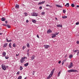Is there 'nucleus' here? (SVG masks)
I'll list each match as a JSON object with an SVG mask.
<instances>
[{"label":"nucleus","instance_id":"nucleus-1","mask_svg":"<svg viewBox=\"0 0 79 79\" xmlns=\"http://www.w3.org/2000/svg\"><path fill=\"white\" fill-rule=\"evenodd\" d=\"M25 59H27V57H24L22 58L20 60V62L21 63H23L24 61V60H25Z\"/></svg>","mask_w":79,"mask_h":79},{"label":"nucleus","instance_id":"nucleus-2","mask_svg":"<svg viewBox=\"0 0 79 79\" xmlns=\"http://www.w3.org/2000/svg\"><path fill=\"white\" fill-rule=\"evenodd\" d=\"M68 73H71V72H78V71L76 70L71 69V70H68Z\"/></svg>","mask_w":79,"mask_h":79},{"label":"nucleus","instance_id":"nucleus-3","mask_svg":"<svg viewBox=\"0 0 79 79\" xmlns=\"http://www.w3.org/2000/svg\"><path fill=\"white\" fill-rule=\"evenodd\" d=\"M1 66L3 70H4V71H5V70H6V66L5 65L2 64V65Z\"/></svg>","mask_w":79,"mask_h":79},{"label":"nucleus","instance_id":"nucleus-4","mask_svg":"<svg viewBox=\"0 0 79 79\" xmlns=\"http://www.w3.org/2000/svg\"><path fill=\"white\" fill-rule=\"evenodd\" d=\"M38 15V13L33 12V14L31 15V16H37Z\"/></svg>","mask_w":79,"mask_h":79},{"label":"nucleus","instance_id":"nucleus-5","mask_svg":"<svg viewBox=\"0 0 79 79\" xmlns=\"http://www.w3.org/2000/svg\"><path fill=\"white\" fill-rule=\"evenodd\" d=\"M55 69H54L51 72L50 74L49 75L50 77H51L53 75V73H54V71H55Z\"/></svg>","mask_w":79,"mask_h":79},{"label":"nucleus","instance_id":"nucleus-6","mask_svg":"<svg viewBox=\"0 0 79 79\" xmlns=\"http://www.w3.org/2000/svg\"><path fill=\"white\" fill-rule=\"evenodd\" d=\"M73 66V62H71L70 63V64L68 66V68H69V69H70L71 68H72Z\"/></svg>","mask_w":79,"mask_h":79},{"label":"nucleus","instance_id":"nucleus-7","mask_svg":"<svg viewBox=\"0 0 79 79\" xmlns=\"http://www.w3.org/2000/svg\"><path fill=\"white\" fill-rule=\"evenodd\" d=\"M44 48H45L47 49V48L50 47V45H44Z\"/></svg>","mask_w":79,"mask_h":79},{"label":"nucleus","instance_id":"nucleus-8","mask_svg":"<svg viewBox=\"0 0 79 79\" xmlns=\"http://www.w3.org/2000/svg\"><path fill=\"white\" fill-rule=\"evenodd\" d=\"M52 32V31L50 29H49L48 30L47 32L48 34H50V33H51V32Z\"/></svg>","mask_w":79,"mask_h":79},{"label":"nucleus","instance_id":"nucleus-9","mask_svg":"<svg viewBox=\"0 0 79 79\" xmlns=\"http://www.w3.org/2000/svg\"><path fill=\"white\" fill-rule=\"evenodd\" d=\"M1 20L2 21H5L6 20V19L4 18H1Z\"/></svg>","mask_w":79,"mask_h":79},{"label":"nucleus","instance_id":"nucleus-10","mask_svg":"<svg viewBox=\"0 0 79 79\" xmlns=\"http://www.w3.org/2000/svg\"><path fill=\"white\" fill-rule=\"evenodd\" d=\"M45 3V2H40L38 3V5H42V4H43V3Z\"/></svg>","mask_w":79,"mask_h":79},{"label":"nucleus","instance_id":"nucleus-11","mask_svg":"<svg viewBox=\"0 0 79 79\" xmlns=\"http://www.w3.org/2000/svg\"><path fill=\"white\" fill-rule=\"evenodd\" d=\"M56 6L58 7V8H62V6L61 5H56Z\"/></svg>","mask_w":79,"mask_h":79},{"label":"nucleus","instance_id":"nucleus-12","mask_svg":"<svg viewBox=\"0 0 79 79\" xmlns=\"http://www.w3.org/2000/svg\"><path fill=\"white\" fill-rule=\"evenodd\" d=\"M52 38H54V37H56L55 34H52Z\"/></svg>","mask_w":79,"mask_h":79},{"label":"nucleus","instance_id":"nucleus-13","mask_svg":"<svg viewBox=\"0 0 79 79\" xmlns=\"http://www.w3.org/2000/svg\"><path fill=\"white\" fill-rule=\"evenodd\" d=\"M32 22L33 23H35L36 22H37V21L36 20L33 19L32 20Z\"/></svg>","mask_w":79,"mask_h":79},{"label":"nucleus","instance_id":"nucleus-14","mask_svg":"<svg viewBox=\"0 0 79 79\" xmlns=\"http://www.w3.org/2000/svg\"><path fill=\"white\" fill-rule=\"evenodd\" d=\"M35 56H34V55L32 56L31 57V60H34V59Z\"/></svg>","mask_w":79,"mask_h":79},{"label":"nucleus","instance_id":"nucleus-15","mask_svg":"<svg viewBox=\"0 0 79 79\" xmlns=\"http://www.w3.org/2000/svg\"><path fill=\"white\" fill-rule=\"evenodd\" d=\"M28 65H29V63H27L24 64V66H25L26 67V66H28Z\"/></svg>","mask_w":79,"mask_h":79},{"label":"nucleus","instance_id":"nucleus-16","mask_svg":"<svg viewBox=\"0 0 79 79\" xmlns=\"http://www.w3.org/2000/svg\"><path fill=\"white\" fill-rule=\"evenodd\" d=\"M15 7V8H19V5L16 4Z\"/></svg>","mask_w":79,"mask_h":79},{"label":"nucleus","instance_id":"nucleus-17","mask_svg":"<svg viewBox=\"0 0 79 79\" xmlns=\"http://www.w3.org/2000/svg\"><path fill=\"white\" fill-rule=\"evenodd\" d=\"M27 47H28V48H29V47H30V46L29 45V44L28 43H27Z\"/></svg>","mask_w":79,"mask_h":79},{"label":"nucleus","instance_id":"nucleus-18","mask_svg":"<svg viewBox=\"0 0 79 79\" xmlns=\"http://www.w3.org/2000/svg\"><path fill=\"white\" fill-rule=\"evenodd\" d=\"M2 55L4 56H5L6 55V52H4L2 53Z\"/></svg>","mask_w":79,"mask_h":79},{"label":"nucleus","instance_id":"nucleus-19","mask_svg":"<svg viewBox=\"0 0 79 79\" xmlns=\"http://www.w3.org/2000/svg\"><path fill=\"white\" fill-rule=\"evenodd\" d=\"M7 45H8L7 44H4L3 45V47H4V48H5V47H6Z\"/></svg>","mask_w":79,"mask_h":79},{"label":"nucleus","instance_id":"nucleus-20","mask_svg":"<svg viewBox=\"0 0 79 79\" xmlns=\"http://www.w3.org/2000/svg\"><path fill=\"white\" fill-rule=\"evenodd\" d=\"M62 18H63V19H64L65 18H67V16H63L62 17Z\"/></svg>","mask_w":79,"mask_h":79},{"label":"nucleus","instance_id":"nucleus-21","mask_svg":"<svg viewBox=\"0 0 79 79\" xmlns=\"http://www.w3.org/2000/svg\"><path fill=\"white\" fill-rule=\"evenodd\" d=\"M6 40L7 42H11V40H8V38H7Z\"/></svg>","mask_w":79,"mask_h":79},{"label":"nucleus","instance_id":"nucleus-22","mask_svg":"<svg viewBox=\"0 0 79 79\" xmlns=\"http://www.w3.org/2000/svg\"><path fill=\"white\" fill-rule=\"evenodd\" d=\"M57 27H62V26L60 24L57 25Z\"/></svg>","mask_w":79,"mask_h":79},{"label":"nucleus","instance_id":"nucleus-23","mask_svg":"<svg viewBox=\"0 0 79 79\" xmlns=\"http://www.w3.org/2000/svg\"><path fill=\"white\" fill-rule=\"evenodd\" d=\"M23 69V68L22 67V66H21L20 67V71H21Z\"/></svg>","mask_w":79,"mask_h":79},{"label":"nucleus","instance_id":"nucleus-24","mask_svg":"<svg viewBox=\"0 0 79 79\" xmlns=\"http://www.w3.org/2000/svg\"><path fill=\"white\" fill-rule=\"evenodd\" d=\"M5 58L6 59H8V58H9V57L8 56H5Z\"/></svg>","mask_w":79,"mask_h":79},{"label":"nucleus","instance_id":"nucleus-25","mask_svg":"<svg viewBox=\"0 0 79 79\" xmlns=\"http://www.w3.org/2000/svg\"><path fill=\"white\" fill-rule=\"evenodd\" d=\"M24 14L25 15V16H27L28 15V14H27V13H24Z\"/></svg>","mask_w":79,"mask_h":79},{"label":"nucleus","instance_id":"nucleus-26","mask_svg":"<svg viewBox=\"0 0 79 79\" xmlns=\"http://www.w3.org/2000/svg\"><path fill=\"white\" fill-rule=\"evenodd\" d=\"M73 57V55H70L69 56V58H71Z\"/></svg>","mask_w":79,"mask_h":79},{"label":"nucleus","instance_id":"nucleus-27","mask_svg":"<svg viewBox=\"0 0 79 79\" xmlns=\"http://www.w3.org/2000/svg\"><path fill=\"white\" fill-rule=\"evenodd\" d=\"M11 43H10L9 44V47H10V48H11Z\"/></svg>","mask_w":79,"mask_h":79},{"label":"nucleus","instance_id":"nucleus-28","mask_svg":"<svg viewBox=\"0 0 79 79\" xmlns=\"http://www.w3.org/2000/svg\"><path fill=\"white\" fill-rule=\"evenodd\" d=\"M22 78V76H20L18 77V79H21Z\"/></svg>","mask_w":79,"mask_h":79},{"label":"nucleus","instance_id":"nucleus-29","mask_svg":"<svg viewBox=\"0 0 79 79\" xmlns=\"http://www.w3.org/2000/svg\"><path fill=\"white\" fill-rule=\"evenodd\" d=\"M6 26L8 28H10V25H6Z\"/></svg>","mask_w":79,"mask_h":79},{"label":"nucleus","instance_id":"nucleus-30","mask_svg":"<svg viewBox=\"0 0 79 79\" xmlns=\"http://www.w3.org/2000/svg\"><path fill=\"white\" fill-rule=\"evenodd\" d=\"M61 74V72H59L58 73V77H59L60 76V74Z\"/></svg>","mask_w":79,"mask_h":79},{"label":"nucleus","instance_id":"nucleus-31","mask_svg":"<svg viewBox=\"0 0 79 79\" xmlns=\"http://www.w3.org/2000/svg\"><path fill=\"white\" fill-rule=\"evenodd\" d=\"M63 13H65L66 12V11L64 10L63 9Z\"/></svg>","mask_w":79,"mask_h":79},{"label":"nucleus","instance_id":"nucleus-32","mask_svg":"<svg viewBox=\"0 0 79 79\" xmlns=\"http://www.w3.org/2000/svg\"><path fill=\"white\" fill-rule=\"evenodd\" d=\"M71 6L72 7H74V4H72Z\"/></svg>","mask_w":79,"mask_h":79},{"label":"nucleus","instance_id":"nucleus-33","mask_svg":"<svg viewBox=\"0 0 79 79\" xmlns=\"http://www.w3.org/2000/svg\"><path fill=\"white\" fill-rule=\"evenodd\" d=\"M66 60H67V59H65L63 61V62H64L66 61Z\"/></svg>","mask_w":79,"mask_h":79},{"label":"nucleus","instance_id":"nucleus-34","mask_svg":"<svg viewBox=\"0 0 79 79\" xmlns=\"http://www.w3.org/2000/svg\"><path fill=\"white\" fill-rule=\"evenodd\" d=\"M66 5H67V7H69V3H67Z\"/></svg>","mask_w":79,"mask_h":79},{"label":"nucleus","instance_id":"nucleus-35","mask_svg":"<svg viewBox=\"0 0 79 79\" xmlns=\"http://www.w3.org/2000/svg\"><path fill=\"white\" fill-rule=\"evenodd\" d=\"M45 14V12H43L41 13V14L42 15H44Z\"/></svg>","mask_w":79,"mask_h":79},{"label":"nucleus","instance_id":"nucleus-36","mask_svg":"<svg viewBox=\"0 0 79 79\" xmlns=\"http://www.w3.org/2000/svg\"><path fill=\"white\" fill-rule=\"evenodd\" d=\"M79 22H77V23H76L75 24L76 25H78V24H79Z\"/></svg>","mask_w":79,"mask_h":79},{"label":"nucleus","instance_id":"nucleus-37","mask_svg":"<svg viewBox=\"0 0 79 79\" xmlns=\"http://www.w3.org/2000/svg\"><path fill=\"white\" fill-rule=\"evenodd\" d=\"M58 34H59V32H56L54 34H55V35H58Z\"/></svg>","mask_w":79,"mask_h":79},{"label":"nucleus","instance_id":"nucleus-38","mask_svg":"<svg viewBox=\"0 0 79 79\" xmlns=\"http://www.w3.org/2000/svg\"><path fill=\"white\" fill-rule=\"evenodd\" d=\"M13 46L14 47H16V44H13Z\"/></svg>","mask_w":79,"mask_h":79},{"label":"nucleus","instance_id":"nucleus-39","mask_svg":"<svg viewBox=\"0 0 79 79\" xmlns=\"http://www.w3.org/2000/svg\"><path fill=\"white\" fill-rule=\"evenodd\" d=\"M78 51V50H73V52H75V53H76V52Z\"/></svg>","mask_w":79,"mask_h":79},{"label":"nucleus","instance_id":"nucleus-40","mask_svg":"<svg viewBox=\"0 0 79 79\" xmlns=\"http://www.w3.org/2000/svg\"><path fill=\"white\" fill-rule=\"evenodd\" d=\"M35 71H33V73H32L33 75H34V74L35 73Z\"/></svg>","mask_w":79,"mask_h":79},{"label":"nucleus","instance_id":"nucleus-41","mask_svg":"<svg viewBox=\"0 0 79 79\" xmlns=\"http://www.w3.org/2000/svg\"><path fill=\"white\" fill-rule=\"evenodd\" d=\"M39 8L40 10H42V6H40Z\"/></svg>","mask_w":79,"mask_h":79},{"label":"nucleus","instance_id":"nucleus-42","mask_svg":"<svg viewBox=\"0 0 79 79\" xmlns=\"http://www.w3.org/2000/svg\"><path fill=\"white\" fill-rule=\"evenodd\" d=\"M25 48H26V47L25 46H23V50Z\"/></svg>","mask_w":79,"mask_h":79},{"label":"nucleus","instance_id":"nucleus-43","mask_svg":"<svg viewBox=\"0 0 79 79\" xmlns=\"http://www.w3.org/2000/svg\"><path fill=\"white\" fill-rule=\"evenodd\" d=\"M17 74H19V72H18L17 73Z\"/></svg>","mask_w":79,"mask_h":79},{"label":"nucleus","instance_id":"nucleus-44","mask_svg":"<svg viewBox=\"0 0 79 79\" xmlns=\"http://www.w3.org/2000/svg\"><path fill=\"white\" fill-rule=\"evenodd\" d=\"M46 6H49L50 7L51 6L48 5H46Z\"/></svg>","mask_w":79,"mask_h":79},{"label":"nucleus","instance_id":"nucleus-45","mask_svg":"<svg viewBox=\"0 0 79 79\" xmlns=\"http://www.w3.org/2000/svg\"><path fill=\"white\" fill-rule=\"evenodd\" d=\"M26 22V23H29V20H27Z\"/></svg>","mask_w":79,"mask_h":79},{"label":"nucleus","instance_id":"nucleus-46","mask_svg":"<svg viewBox=\"0 0 79 79\" xmlns=\"http://www.w3.org/2000/svg\"><path fill=\"white\" fill-rule=\"evenodd\" d=\"M77 44H79V41H77Z\"/></svg>","mask_w":79,"mask_h":79},{"label":"nucleus","instance_id":"nucleus-47","mask_svg":"<svg viewBox=\"0 0 79 79\" xmlns=\"http://www.w3.org/2000/svg\"><path fill=\"white\" fill-rule=\"evenodd\" d=\"M36 36L38 38H39V35H37Z\"/></svg>","mask_w":79,"mask_h":79},{"label":"nucleus","instance_id":"nucleus-48","mask_svg":"<svg viewBox=\"0 0 79 79\" xmlns=\"http://www.w3.org/2000/svg\"><path fill=\"white\" fill-rule=\"evenodd\" d=\"M29 52H27V56H29Z\"/></svg>","mask_w":79,"mask_h":79},{"label":"nucleus","instance_id":"nucleus-49","mask_svg":"<svg viewBox=\"0 0 79 79\" xmlns=\"http://www.w3.org/2000/svg\"><path fill=\"white\" fill-rule=\"evenodd\" d=\"M58 63H59V64H60V63H61V61H60L58 62Z\"/></svg>","mask_w":79,"mask_h":79},{"label":"nucleus","instance_id":"nucleus-50","mask_svg":"<svg viewBox=\"0 0 79 79\" xmlns=\"http://www.w3.org/2000/svg\"><path fill=\"white\" fill-rule=\"evenodd\" d=\"M29 50H30L29 49L27 50V52H29Z\"/></svg>","mask_w":79,"mask_h":79},{"label":"nucleus","instance_id":"nucleus-51","mask_svg":"<svg viewBox=\"0 0 79 79\" xmlns=\"http://www.w3.org/2000/svg\"><path fill=\"white\" fill-rule=\"evenodd\" d=\"M5 23H6V24H7V23H8V22H7V21H5Z\"/></svg>","mask_w":79,"mask_h":79},{"label":"nucleus","instance_id":"nucleus-52","mask_svg":"<svg viewBox=\"0 0 79 79\" xmlns=\"http://www.w3.org/2000/svg\"><path fill=\"white\" fill-rule=\"evenodd\" d=\"M16 56H19V54H18H18H16Z\"/></svg>","mask_w":79,"mask_h":79},{"label":"nucleus","instance_id":"nucleus-53","mask_svg":"<svg viewBox=\"0 0 79 79\" xmlns=\"http://www.w3.org/2000/svg\"><path fill=\"white\" fill-rule=\"evenodd\" d=\"M55 19H56V20H58V19H57V18H55Z\"/></svg>","mask_w":79,"mask_h":79},{"label":"nucleus","instance_id":"nucleus-54","mask_svg":"<svg viewBox=\"0 0 79 79\" xmlns=\"http://www.w3.org/2000/svg\"><path fill=\"white\" fill-rule=\"evenodd\" d=\"M2 34H3V33H0V35H2Z\"/></svg>","mask_w":79,"mask_h":79},{"label":"nucleus","instance_id":"nucleus-55","mask_svg":"<svg viewBox=\"0 0 79 79\" xmlns=\"http://www.w3.org/2000/svg\"><path fill=\"white\" fill-rule=\"evenodd\" d=\"M64 62H63V61H62V65L63 64H64Z\"/></svg>","mask_w":79,"mask_h":79},{"label":"nucleus","instance_id":"nucleus-56","mask_svg":"<svg viewBox=\"0 0 79 79\" xmlns=\"http://www.w3.org/2000/svg\"><path fill=\"white\" fill-rule=\"evenodd\" d=\"M79 52H78L77 53V55H78V54H79Z\"/></svg>","mask_w":79,"mask_h":79},{"label":"nucleus","instance_id":"nucleus-57","mask_svg":"<svg viewBox=\"0 0 79 79\" xmlns=\"http://www.w3.org/2000/svg\"><path fill=\"white\" fill-rule=\"evenodd\" d=\"M77 8H78V7H79V5H77Z\"/></svg>","mask_w":79,"mask_h":79},{"label":"nucleus","instance_id":"nucleus-58","mask_svg":"<svg viewBox=\"0 0 79 79\" xmlns=\"http://www.w3.org/2000/svg\"><path fill=\"white\" fill-rule=\"evenodd\" d=\"M27 79V78L26 77L25 78H24V79Z\"/></svg>","mask_w":79,"mask_h":79},{"label":"nucleus","instance_id":"nucleus-59","mask_svg":"<svg viewBox=\"0 0 79 79\" xmlns=\"http://www.w3.org/2000/svg\"><path fill=\"white\" fill-rule=\"evenodd\" d=\"M67 6V5L66 4L65 5V6Z\"/></svg>","mask_w":79,"mask_h":79},{"label":"nucleus","instance_id":"nucleus-60","mask_svg":"<svg viewBox=\"0 0 79 79\" xmlns=\"http://www.w3.org/2000/svg\"><path fill=\"white\" fill-rule=\"evenodd\" d=\"M7 68H8V66H6Z\"/></svg>","mask_w":79,"mask_h":79},{"label":"nucleus","instance_id":"nucleus-61","mask_svg":"<svg viewBox=\"0 0 79 79\" xmlns=\"http://www.w3.org/2000/svg\"><path fill=\"white\" fill-rule=\"evenodd\" d=\"M34 0V1H37V0Z\"/></svg>","mask_w":79,"mask_h":79},{"label":"nucleus","instance_id":"nucleus-62","mask_svg":"<svg viewBox=\"0 0 79 79\" xmlns=\"http://www.w3.org/2000/svg\"><path fill=\"white\" fill-rule=\"evenodd\" d=\"M4 26H6V25H4Z\"/></svg>","mask_w":79,"mask_h":79},{"label":"nucleus","instance_id":"nucleus-63","mask_svg":"<svg viewBox=\"0 0 79 79\" xmlns=\"http://www.w3.org/2000/svg\"><path fill=\"white\" fill-rule=\"evenodd\" d=\"M23 6H24V4H23Z\"/></svg>","mask_w":79,"mask_h":79},{"label":"nucleus","instance_id":"nucleus-64","mask_svg":"<svg viewBox=\"0 0 79 79\" xmlns=\"http://www.w3.org/2000/svg\"><path fill=\"white\" fill-rule=\"evenodd\" d=\"M78 52H79V50H78Z\"/></svg>","mask_w":79,"mask_h":79}]
</instances>
